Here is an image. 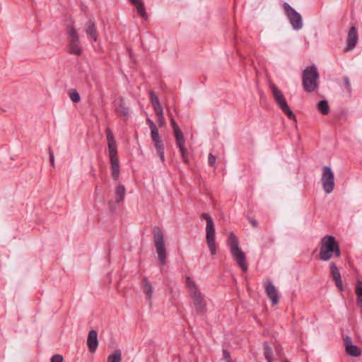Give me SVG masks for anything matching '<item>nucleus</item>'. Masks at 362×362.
<instances>
[{"label":"nucleus","instance_id":"obj_42","mask_svg":"<svg viewBox=\"0 0 362 362\" xmlns=\"http://www.w3.org/2000/svg\"><path fill=\"white\" fill-rule=\"evenodd\" d=\"M284 362H289L288 360H285Z\"/></svg>","mask_w":362,"mask_h":362},{"label":"nucleus","instance_id":"obj_32","mask_svg":"<svg viewBox=\"0 0 362 362\" xmlns=\"http://www.w3.org/2000/svg\"><path fill=\"white\" fill-rule=\"evenodd\" d=\"M151 136L153 141L160 139V137L159 136L158 129L157 127L152 128L151 129Z\"/></svg>","mask_w":362,"mask_h":362},{"label":"nucleus","instance_id":"obj_39","mask_svg":"<svg viewBox=\"0 0 362 362\" xmlns=\"http://www.w3.org/2000/svg\"><path fill=\"white\" fill-rule=\"evenodd\" d=\"M208 162L210 166H214L216 163V157L213 156L211 153H209Z\"/></svg>","mask_w":362,"mask_h":362},{"label":"nucleus","instance_id":"obj_5","mask_svg":"<svg viewBox=\"0 0 362 362\" xmlns=\"http://www.w3.org/2000/svg\"><path fill=\"white\" fill-rule=\"evenodd\" d=\"M153 241L158 259L160 264L164 266L166 263L167 252L164 243V235L159 227L155 226L153 229Z\"/></svg>","mask_w":362,"mask_h":362},{"label":"nucleus","instance_id":"obj_40","mask_svg":"<svg viewBox=\"0 0 362 362\" xmlns=\"http://www.w3.org/2000/svg\"><path fill=\"white\" fill-rule=\"evenodd\" d=\"M247 220L253 228H256L258 225V222L256 219L252 217H247Z\"/></svg>","mask_w":362,"mask_h":362},{"label":"nucleus","instance_id":"obj_19","mask_svg":"<svg viewBox=\"0 0 362 362\" xmlns=\"http://www.w3.org/2000/svg\"><path fill=\"white\" fill-rule=\"evenodd\" d=\"M117 114L121 117H128L129 109L124 103L123 97L119 98L118 104L115 108Z\"/></svg>","mask_w":362,"mask_h":362},{"label":"nucleus","instance_id":"obj_41","mask_svg":"<svg viewBox=\"0 0 362 362\" xmlns=\"http://www.w3.org/2000/svg\"><path fill=\"white\" fill-rule=\"evenodd\" d=\"M146 122H147V124H148L149 128H150L151 129L152 128H156V127H157L156 126V124H154V122H153L151 119H149V118H147V119H146Z\"/></svg>","mask_w":362,"mask_h":362},{"label":"nucleus","instance_id":"obj_29","mask_svg":"<svg viewBox=\"0 0 362 362\" xmlns=\"http://www.w3.org/2000/svg\"><path fill=\"white\" fill-rule=\"evenodd\" d=\"M69 95L72 102L78 103L80 101V95L76 89H70L69 91Z\"/></svg>","mask_w":362,"mask_h":362},{"label":"nucleus","instance_id":"obj_11","mask_svg":"<svg viewBox=\"0 0 362 362\" xmlns=\"http://www.w3.org/2000/svg\"><path fill=\"white\" fill-rule=\"evenodd\" d=\"M358 41V36L357 29L355 25L350 28L346 37V46L344 48V52L352 50L357 45Z\"/></svg>","mask_w":362,"mask_h":362},{"label":"nucleus","instance_id":"obj_21","mask_svg":"<svg viewBox=\"0 0 362 362\" xmlns=\"http://www.w3.org/2000/svg\"><path fill=\"white\" fill-rule=\"evenodd\" d=\"M141 286L144 288V292L145 293L146 298L148 299H151L153 295V288L147 277H143L141 281Z\"/></svg>","mask_w":362,"mask_h":362},{"label":"nucleus","instance_id":"obj_12","mask_svg":"<svg viewBox=\"0 0 362 362\" xmlns=\"http://www.w3.org/2000/svg\"><path fill=\"white\" fill-rule=\"evenodd\" d=\"M265 293L268 298L271 300L273 305L279 303V293L278 291L271 281H267L264 283Z\"/></svg>","mask_w":362,"mask_h":362},{"label":"nucleus","instance_id":"obj_8","mask_svg":"<svg viewBox=\"0 0 362 362\" xmlns=\"http://www.w3.org/2000/svg\"><path fill=\"white\" fill-rule=\"evenodd\" d=\"M283 8L293 29L295 30H300L303 25L301 15L286 2L284 3Z\"/></svg>","mask_w":362,"mask_h":362},{"label":"nucleus","instance_id":"obj_10","mask_svg":"<svg viewBox=\"0 0 362 362\" xmlns=\"http://www.w3.org/2000/svg\"><path fill=\"white\" fill-rule=\"evenodd\" d=\"M193 304L197 314L203 315L206 312V302L199 291L190 293Z\"/></svg>","mask_w":362,"mask_h":362},{"label":"nucleus","instance_id":"obj_28","mask_svg":"<svg viewBox=\"0 0 362 362\" xmlns=\"http://www.w3.org/2000/svg\"><path fill=\"white\" fill-rule=\"evenodd\" d=\"M280 109L284 112V113L288 117V119L296 121V115L291 110L288 104L286 105L285 107H281Z\"/></svg>","mask_w":362,"mask_h":362},{"label":"nucleus","instance_id":"obj_33","mask_svg":"<svg viewBox=\"0 0 362 362\" xmlns=\"http://www.w3.org/2000/svg\"><path fill=\"white\" fill-rule=\"evenodd\" d=\"M222 359L226 361V362H234L230 358V352L227 349H223Z\"/></svg>","mask_w":362,"mask_h":362},{"label":"nucleus","instance_id":"obj_36","mask_svg":"<svg viewBox=\"0 0 362 362\" xmlns=\"http://www.w3.org/2000/svg\"><path fill=\"white\" fill-rule=\"evenodd\" d=\"M63 356L59 354H54L51 358V362H63Z\"/></svg>","mask_w":362,"mask_h":362},{"label":"nucleus","instance_id":"obj_31","mask_svg":"<svg viewBox=\"0 0 362 362\" xmlns=\"http://www.w3.org/2000/svg\"><path fill=\"white\" fill-rule=\"evenodd\" d=\"M149 95L152 106H155L160 104L158 98L153 90L149 91Z\"/></svg>","mask_w":362,"mask_h":362},{"label":"nucleus","instance_id":"obj_3","mask_svg":"<svg viewBox=\"0 0 362 362\" xmlns=\"http://www.w3.org/2000/svg\"><path fill=\"white\" fill-rule=\"evenodd\" d=\"M228 245L233 259L243 272H247L248 267L245 261V254L239 247L238 238L233 232L230 233L228 237Z\"/></svg>","mask_w":362,"mask_h":362},{"label":"nucleus","instance_id":"obj_34","mask_svg":"<svg viewBox=\"0 0 362 362\" xmlns=\"http://www.w3.org/2000/svg\"><path fill=\"white\" fill-rule=\"evenodd\" d=\"M343 81H344V85L345 88L348 90V92L351 93V83H350L349 77L346 76H344Z\"/></svg>","mask_w":362,"mask_h":362},{"label":"nucleus","instance_id":"obj_20","mask_svg":"<svg viewBox=\"0 0 362 362\" xmlns=\"http://www.w3.org/2000/svg\"><path fill=\"white\" fill-rule=\"evenodd\" d=\"M111 164L112 176L114 180L117 181L119 175V163L118 156L110 158Z\"/></svg>","mask_w":362,"mask_h":362},{"label":"nucleus","instance_id":"obj_25","mask_svg":"<svg viewBox=\"0 0 362 362\" xmlns=\"http://www.w3.org/2000/svg\"><path fill=\"white\" fill-rule=\"evenodd\" d=\"M317 109L322 115H327L329 112V106L328 102L326 100H320L317 103Z\"/></svg>","mask_w":362,"mask_h":362},{"label":"nucleus","instance_id":"obj_38","mask_svg":"<svg viewBox=\"0 0 362 362\" xmlns=\"http://www.w3.org/2000/svg\"><path fill=\"white\" fill-rule=\"evenodd\" d=\"M48 152H49L50 163L52 166H54V153H53V151H52L51 147L48 148Z\"/></svg>","mask_w":362,"mask_h":362},{"label":"nucleus","instance_id":"obj_4","mask_svg":"<svg viewBox=\"0 0 362 362\" xmlns=\"http://www.w3.org/2000/svg\"><path fill=\"white\" fill-rule=\"evenodd\" d=\"M66 33L69 36L67 52L70 54L81 56L83 49L81 45L79 35L72 24H68L66 27Z\"/></svg>","mask_w":362,"mask_h":362},{"label":"nucleus","instance_id":"obj_30","mask_svg":"<svg viewBox=\"0 0 362 362\" xmlns=\"http://www.w3.org/2000/svg\"><path fill=\"white\" fill-rule=\"evenodd\" d=\"M186 284L188 288L190 291V293L195 292V291H199L197 287V285L194 281L191 279L190 277L187 276L186 278Z\"/></svg>","mask_w":362,"mask_h":362},{"label":"nucleus","instance_id":"obj_2","mask_svg":"<svg viewBox=\"0 0 362 362\" xmlns=\"http://www.w3.org/2000/svg\"><path fill=\"white\" fill-rule=\"evenodd\" d=\"M319 73L315 65L307 66L302 73V85L305 91L312 93L319 87Z\"/></svg>","mask_w":362,"mask_h":362},{"label":"nucleus","instance_id":"obj_9","mask_svg":"<svg viewBox=\"0 0 362 362\" xmlns=\"http://www.w3.org/2000/svg\"><path fill=\"white\" fill-rule=\"evenodd\" d=\"M321 182L323 190L327 194H330L334 189V175L329 166H324L322 168Z\"/></svg>","mask_w":362,"mask_h":362},{"label":"nucleus","instance_id":"obj_1","mask_svg":"<svg viewBox=\"0 0 362 362\" xmlns=\"http://www.w3.org/2000/svg\"><path fill=\"white\" fill-rule=\"evenodd\" d=\"M341 252L339 243L332 235L324 236L320 242L319 259L322 261H329L332 257H340Z\"/></svg>","mask_w":362,"mask_h":362},{"label":"nucleus","instance_id":"obj_22","mask_svg":"<svg viewBox=\"0 0 362 362\" xmlns=\"http://www.w3.org/2000/svg\"><path fill=\"white\" fill-rule=\"evenodd\" d=\"M132 4L136 6L138 13L144 18H147V13L141 0H129Z\"/></svg>","mask_w":362,"mask_h":362},{"label":"nucleus","instance_id":"obj_16","mask_svg":"<svg viewBox=\"0 0 362 362\" xmlns=\"http://www.w3.org/2000/svg\"><path fill=\"white\" fill-rule=\"evenodd\" d=\"M105 134H106V136H107V139L109 156H110V158L117 157V144L115 140L113 134L110 128L106 129Z\"/></svg>","mask_w":362,"mask_h":362},{"label":"nucleus","instance_id":"obj_44","mask_svg":"<svg viewBox=\"0 0 362 362\" xmlns=\"http://www.w3.org/2000/svg\"><path fill=\"white\" fill-rule=\"evenodd\" d=\"M284 362H289L288 360H285Z\"/></svg>","mask_w":362,"mask_h":362},{"label":"nucleus","instance_id":"obj_15","mask_svg":"<svg viewBox=\"0 0 362 362\" xmlns=\"http://www.w3.org/2000/svg\"><path fill=\"white\" fill-rule=\"evenodd\" d=\"M344 344L348 355L354 357H358L361 355L360 348L352 344L351 337L348 336L344 337Z\"/></svg>","mask_w":362,"mask_h":362},{"label":"nucleus","instance_id":"obj_37","mask_svg":"<svg viewBox=\"0 0 362 362\" xmlns=\"http://www.w3.org/2000/svg\"><path fill=\"white\" fill-rule=\"evenodd\" d=\"M158 123L160 127H162L165 124V119L164 115H158Z\"/></svg>","mask_w":362,"mask_h":362},{"label":"nucleus","instance_id":"obj_6","mask_svg":"<svg viewBox=\"0 0 362 362\" xmlns=\"http://www.w3.org/2000/svg\"><path fill=\"white\" fill-rule=\"evenodd\" d=\"M202 218L206 221V240L211 255H214L216 253V245L215 242V228L212 218L207 214L203 213Z\"/></svg>","mask_w":362,"mask_h":362},{"label":"nucleus","instance_id":"obj_24","mask_svg":"<svg viewBox=\"0 0 362 362\" xmlns=\"http://www.w3.org/2000/svg\"><path fill=\"white\" fill-rule=\"evenodd\" d=\"M154 142V146L156 148V152L159 156L160 160L163 163L165 162V156H164V145L163 141L160 139L156 140Z\"/></svg>","mask_w":362,"mask_h":362},{"label":"nucleus","instance_id":"obj_13","mask_svg":"<svg viewBox=\"0 0 362 362\" xmlns=\"http://www.w3.org/2000/svg\"><path fill=\"white\" fill-rule=\"evenodd\" d=\"M269 88L272 90L274 101L278 107L279 108L285 107L286 105H287V102L282 91L274 83H271L269 85Z\"/></svg>","mask_w":362,"mask_h":362},{"label":"nucleus","instance_id":"obj_43","mask_svg":"<svg viewBox=\"0 0 362 362\" xmlns=\"http://www.w3.org/2000/svg\"><path fill=\"white\" fill-rule=\"evenodd\" d=\"M284 362H289L288 360H285Z\"/></svg>","mask_w":362,"mask_h":362},{"label":"nucleus","instance_id":"obj_14","mask_svg":"<svg viewBox=\"0 0 362 362\" xmlns=\"http://www.w3.org/2000/svg\"><path fill=\"white\" fill-rule=\"evenodd\" d=\"M330 276L334 281L336 286L340 291H344L343 284L341 281V276L339 270L334 262H329Z\"/></svg>","mask_w":362,"mask_h":362},{"label":"nucleus","instance_id":"obj_18","mask_svg":"<svg viewBox=\"0 0 362 362\" xmlns=\"http://www.w3.org/2000/svg\"><path fill=\"white\" fill-rule=\"evenodd\" d=\"M84 30L90 40L97 42L98 33L95 23L92 20H88L86 23Z\"/></svg>","mask_w":362,"mask_h":362},{"label":"nucleus","instance_id":"obj_17","mask_svg":"<svg viewBox=\"0 0 362 362\" xmlns=\"http://www.w3.org/2000/svg\"><path fill=\"white\" fill-rule=\"evenodd\" d=\"M87 346L90 353H94L98 346V333L95 329H91L88 334Z\"/></svg>","mask_w":362,"mask_h":362},{"label":"nucleus","instance_id":"obj_35","mask_svg":"<svg viewBox=\"0 0 362 362\" xmlns=\"http://www.w3.org/2000/svg\"><path fill=\"white\" fill-rule=\"evenodd\" d=\"M153 107L157 116L163 115V110L160 104L153 106Z\"/></svg>","mask_w":362,"mask_h":362},{"label":"nucleus","instance_id":"obj_23","mask_svg":"<svg viewBox=\"0 0 362 362\" xmlns=\"http://www.w3.org/2000/svg\"><path fill=\"white\" fill-rule=\"evenodd\" d=\"M125 192H126V189H125L124 185H119L115 188V198H116V199H115L116 203H119L123 201V199L124 198Z\"/></svg>","mask_w":362,"mask_h":362},{"label":"nucleus","instance_id":"obj_26","mask_svg":"<svg viewBox=\"0 0 362 362\" xmlns=\"http://www.w3.org/2000/svg\"><path fill=\"white\" fill-rule=\"evenodd\" d=\"M122 351L120 349H116L107 357V362H121Z\"/></svg>","mask_w":362,"mask_h":362},{"label":"nucleus","instance_id":"obj_7","mask_svg":"<svg viewBox=\"0 0 362 362\" xmlns=\"http://www.w3.org/2000/svg\"><path fill=\"white\" fill-rule=\"evenodd\" d=\"M170 123L173 129L174 135L176 141V146L179 148L181 153L182 158L185 163H188V153L185 147V140L182 132L179 128L177 124L174 119L173 117L170 115Z\"/></svg>","mask_w":362,"mask_h":362},{"label":"nucleus","instance_id":"obj_27","mask_svg":"<svg viewBox=\"0 0 362 362\" xmlns=\"http://www.w3.org/2000/svg\"><path fill=\"white\" fill-rule=\"evenodd\" d=\"M264 357L267 360L268 362H271L272 361V349L268 345L267 343L264 344Z\"/></svg>","mask_w":362,"mask_h":362}]
</instances>
